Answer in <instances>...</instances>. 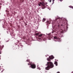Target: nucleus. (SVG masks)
Wrapping results in <instances>:
<instances>
[{"instance_id":"f257e3e1","label":"nucleus","mask_w":73,"mask_h":73,"mask_svg":"<svg viewBox=\"0 0 73 73\" xmlns=\"http://www.w3.org/2000/svg\"><path fill=\"white\" fill-rule=\"evenodd\" d=\"M47 64L48 66L45 68V69L46 70H49L50 68H53V66H54V65L53 64V63L51 62H47Z\"/></svg>"},{"instance_id":"f03ea898","label":"nucleus","mask_w":73,"mask_h":73,"mask_svg":"<svg viewBox=\"0 0 73 73\" xmlns=\"http://www.w3.org/2000/svg\"><path fill=\"white\" fill-rule=\"evenodd\" d=\"M44 1H45L44 0H42L41 1V2H40L39 4H38V5L39 6H41V5L43 7H44V8L45 7V5H46L48 4V3L46 2L44 3Z\"/></svg>"},{"instance_id":"7ed1b4c3","label":"nucleus","mask_w":73,"mask_h":73,"mask_svg":"<svg viewBox=\"0 0 73 73\" xmlns=\"http://www.w3.org/2000/svg\"><path fill=\"white\" fill-rule=\"evenodd\" d=\"M54 39H55L56 40H57L56 41V40H54V41H58L59 42H60L61 41V39L60 38H58V37L55 36L54 37Z\"/></svg>"},{"instance_id":"20e7f679","label":"nucleus","mask_w":73,"mask_h":73,"mask_svg":"<svg viewBox=\"0 0 73 73\" xmlns=\"http://www.w3.org/2000/svg\"><path fill=\"white\" fill-rule=\"evenodd\" d=\"M44 35L41 34L38 35V37H41V39H42L43 40H45V38L44 37Z\"/></svg>"},{"instance_id":"39448f33","label":"nucleus","mask_w":73,"mask_h":73,"mask_svg":"<svg viewBox=\"0 0 73 73\" xmlns=\"http://www.w3.org/2000/svg\"><path fill=\"white\" fill-rule=\"evenodd\" d=\"M49 58H47V60L48 61H50V60H52V59H53L54 58V57L53 56V55H52L51 56H49Z\"/></svg>"},{"instance_id":"423d86ee","label":"nucleus","mask_w":73,"mask_h":73,"mask_svg":"<svg viewBox=\"0 0 73 73\" xmlns=\"http://www.w3.org/2000/svg\"><path fill=\"white\" fill-rule=\"evenodd\" d=\"M31 67L32 69H35L36 68V65L35 64H31V66L30 67L31 68Z\"/></svg>"},{"instance_id":"0eeeda50","label":"nucleus","mask_w":73,"mask_h":73,"mask_svg":"<svg viewBox=\"0 0 73 73\" xmlns=\"http://www.w3.org/2000/svg\"><path fill=\"white\" fill-rule=\"evenodd\" d=\"M48 1H49V2L50 3H51V1H52V0H48ZM52 4H54V0H52Z\"/></svg>"},{"instance_id":"6e6552de","label":"nucleus","mask_w":73,"mask_h":73,"mask_svg":"<svg viewBox=\"0 0 73 73\" xmlns=\"http://www.w3.org/2000/svg\"><path fill=\"white\" fill-rule=\"evenodd\" d=\"M54 64H55L56 66H57V62L55 61Z\"/></svg>"},{"instance_id":"1a4fd4ad","label":"nucleus","mask_w":73,"mask_h":73,"mask_svg":"<svg viewBox=\"0 0 73 73\" xmlns=\"http://www.w3.org/2000/svg\"><path fill=\"white\" fill-rule=\"evenodd\" d=\"M65 21H66V20H64L63 21V23H62V24H66V23H65Z\"/></svg>"},{"instance_id":"9d476101","label":"nucleus","mask_w":73,"mask_h":73,"mask_svg":"<svg viewBox=\"0 0 73 73\" xmlns=\"http://www.w3.org/2000/svg\"><path fill=\"white\" fill-rule=\"evenodd\" d=\"M45 20H46V19H45L43 18V19L42 20V22H44Z\"/></svg>"},{"instance_id":"9b49d317","label":"nucleus","mask_w":73,"mask_h":73,"mask_svg":"<svg viewBox=\"0 0 73 73\" xmlns=\"http://www.w3.org/2000/svg\"><path fill=\"white\" fill-rule=\"evenodd\" d=\"M60 21H58V22H56V23H58V24H60Z\"/></svg>"},{"instance_id":"f8f14e48","label":"nucleus","mask_w":73,"mask_h":73,"mask_svg":"<svg viewBox=\"0 0 73 73\" xmlns=\"http://www.w3.org/2000/svg\"><path fill=\"white\" fill-rule=\"evenodd\" d=\"M69 7H70V8H72V9H73V7L72 6H69Z\"/></svg>"},{"instance_id":"ddd939ff","label":"nucleus","mask_w":73,"mask_h":73,"mask_svg":"<svg viewBox=\"0 0 73 73\" xmlns=\"http://www.w3.org/2000/svg\"><path fill=\"white\" fill-rule=\"evenodd\" d=\"M38 35H39V33H36V34H35V35H36V36H37Z\"/></svg>"},{"instance_id":"4468645a","label":"nucleus","mask_w":73,"mask_h":73,"mask_svg":"<svg viewBox=\"0 0 73 73\" xmlns=\"http://www.w3.org/2000/svg\"><path fill=\"white\" fill-rule=\"evenodd\" d=\"M26 61H27V62H29V60L27 59V60Z\"/></svg>"},{"instance_id":"2eb2a0df","label":"nucleus","mask_w":73,"mask_h":73,"mask_svg":"<svg viewBox=\"0 0 73 73\" xmlns=\"http://www.w3.org/2000/svg\"><path fill=\"white\" fill-rule=\"evenodd\" d=\"M28 65H31V64H29V63H28Z\"/></svg>"},{"instance_id":"dca6fc26","label":"nucleus","mask_w":73,"mask_h":73,"mask_svg":"<svg viewBox=\"0 0 73 73\" xmlns=\"http://www.w3.org/2000/svg\"><path fill=\"white\" fill-rule=\"evenodd\" d=\"M59 19H56V20H59Z\"/></svg>"},{"instance_id":"f3484780","label":"nucleus","mask_w":73,"mask_h":73,"mask_svg":"<svg viewBox=\"0 0 73 73\" xmlns=\"http://www.w3.org/2000/svg\"><path fill=\"white\" fill-rule=\"evenodd\" d=\"M66 28H67V29H68V27L67 26H66Z\"/></svg>"},{"instance_id":"a211bd4d","label":"nucleus","mask_w":73,"mask_h":73,"mask_svg":"<svg viewBox=\"0 0 73 73\" xmlns=\"http://www.w3.org/2000/svg\"><path fill=\"white\" fill-rule=\"evenodd\" d=\"M0 54H1V51H0Z\"/></svg>"},{"instance_id":"6ab92c4d","label":"nucleus","mask_w":73,"mask_h":73,"mask_svg":"<svg viewBox=\"0 0 73 73\" xmlns=\"http://www.w3.org/2000/svg\"><path fill=\"white\" fill-rule=\"evenodd\" d=\"M49 36H50V34H49Z\"/></svg>"},{"instance_id":"aec40b11","label":"nucleus","mask_w":73,"mask_h":73,"mask_svg":"<svg viewBox=\"0 0 73 73\" xmlns=\"http://www.w3.org/2000/svg\"><path fill=\"white\" fill-rule=\"evenodd\" d=\"M61 26H62V25H61Z\"/></svg>"},{"instance_id":"412c9836","label":"nucleus","mask_w":73,"mask_h":73,"mask_svg":"<svg viewBox=\"0 0 73 73\" xmlns=\"http://www.w3.org/2000/svg\"><path fill=\"white\" fill-rule=\"evenodd\" d=\"M24 40H25V38H24Z\"/></svg>"},{"instance_id":"4be33fe9","label":"nucleus","mask_w":73,"mask_h":73,"mask_svg":"<svg viewBox=\"0 0 73 73\" xmlns=\"http://www.w3.org/2000/svg\"><path fill=\"white\" fill-rule=\"evenodd\" d=\"M59 25H58V27H59Z\"/></svg>"},{"instance_id":"5701e85b","label":"nucleus","mask_w":73,"mask_h":73,"mask_svg":"<svg viewBox=\"0 0 73 73\" xmlns=\"http://www.w3.org/2000/svg\"><path fill=\"white\" fill-rule=\"evenodd\" d=\"M7 32H8V31H7Z\"/></svg>"}]
</instances>
